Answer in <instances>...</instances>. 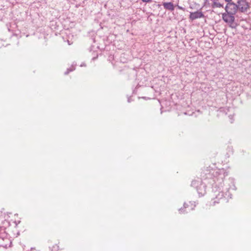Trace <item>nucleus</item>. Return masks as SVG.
<instances>
[{"instance_id":"f257e3e1","label":"nucleus","mask_w":251,"mask_h":251,"mask_svg":"<svg viewBox=\"0 0 251 251\" xmlns=\"http://www.w3.org/2000/svg\"><path fill=\"white\" fill-rule=\"evenodd\" d=\"M227 173L224 169H213L206 168L201 172V179L209 180L208 183L212 185L213 190L218 186L223 187L224 179Z\"/></svg>"},{"instance_id":"f03ea898","label":"nucleus","mask_w":251,"mask_h":251,"mask_svg":"<svg viewBox=\"0 0 251 251\" xmlns=\"http://www.w3.org/2000/svg\"><path fill=\"white\" fill-rule=\"evenodd\" d=\"M191 186L196 189L200 196H202L206 193V185L203 183L202 179L193 180Z\"/></svg>"},{"instance_id":"7ed1b4c3","label":"nucleus","mask_w":251,"mask_h":251,"mask_svg":"<svg viewBox=\"0 0 251 251\" xmlns=\"http://www.w3.org/2000/svg\"><path fill=\"white\" fill-rule=\"evenodd\" d=\"M221 187L218 186L213 190L215 194V197L212 201L211 205H215L216 203H219L225 200L224 194L221 190Z\"/></svg>"},{"instance_id":"20e7f679","label":"nucleus","mask_w":251,"mask_h":251,"mask_svg":"<svg viewBox=\"0 0 251 251\" xmlns=\"http://www.w3.org/2000/svg\"><path fill=\"white\" fill-rule=\"evenodd\" d=\"M235 15H231L228 13L225 12L222 14L223 20L227 24H228L229 27L232 28H235L237 24L234 23Z\"/></svg>"},{"instance_id":"39448f33","label":"nucleus","mask_w":251,"mask_h":251,"mask_svg":"<svg viewBox=\"0 0 251 251\" xmlns=\"http://www.w3.org/2000/svg\"><path fill=\"white\" fill-rule=\"evenodd\" d=\"M225 9L226 12L231 15H235L238 9L237 4L233 2L227 3Z\"/></svg>"},{"instance_id":"423d86ee","label":"nucleus","mask_w":251,"mask_h":251,"mask_svg":"<svg viewBox=\"0 0 251 251\" xmlns=\"http://www.w3.org/2000/svg\"><path fill=\"white\" fill-rule=\"evenodd\" d=\"M5 229H6L3 227H0V247H2L6 249L8 247V245L4 244L3 242H2L4 240L9 241V239L6 238L7 233Z\"/></svg>"},{"instance_id":"0eeeda50","label":"nucleus","mask_w":251,"mask_h":251,"mask_svg":"<svg viewBox=\"0 0 251 251\" xmlns=\"http://www.w3.org/2000/svg\"><path fill=\"white\" fill-rule=\"evenodd\" d=\"M237 3L238 8L241 12H245L249 7L248 3L245 0H238Z\"/></svg>"},{"instance_id":"6e6552de","label":"nucleus","mask_w":251,"mask_h":251,"mask_svg":"<svg viewBox=\"0 0 251 251\" xmlns=\"http://www.w3.org/2000/svg\"><path fill=\"white\" fill-rule=\"evenodd\" d=\"M204 14L201 11H196L195 12H191L189 18L191 20H194L198 18H201L204 17Z\"/></svg>"},{"instance_id":"1a4fd4ad","label":"nucleus","mask_w":251,"mask_h":251,"mask_svg":"<svg viewBox=\"0 0 251 251\" xmlns=\"http://www.w3.org/2000/svg\"><path fill=\"white\" fill-rule=\"evenodd\" d=\"M163 6L164 8L168 10H170L171 11L174 10V6L172 2H164L163 3Z\"/></svg>"},{"instance_id":"9d476101","label":"nucleus","mask_w":251,"mask_h":251,"mask_svg":"<svg viewBox=\"0 0 251 251\" xmlns=\"http://www.w3.org/2000/svg\"><path fill=\"white\" fill-rule=\"evenodd\" d=\"M183 206L184 208L188 209V212L193 210L195 207V205L191 201H189L188 203L184 202Z\"/></svg>"},{"instance_id":"9b49d317","label":"nucleus","mask_w":251,"mask_h":251,"mask_svg":"<svg viewBox=\"0 0 251 251\" xmlns=\"http://www.w3.org/2000/svg\"><path fill=\"white\" fill-rule=\"evenodd\" d=\"M212 1V7L214 8H221L224 7L223 4H222L219 2V0H211Z\"/></svg>"},{"instance_id":"f8f14e48","label":"nucleus","mask_w":251,"mask_h":251,"mask_svg":"<svg viewBox=\"0 0 251 251\" xmlns=\"http://www.w3.org/2000/svg\"><path fill=\"white\" fill-rule=\"evenodd\" d=\"M180 214H183L185 213H188V210L186 208H184V206L179 209L178 210Z\"/></svg>"},{"instance_id":"ddd939ff","label":"nucleus","mask_w":251,"mask_h":251,"mask_svg":"<svg viewBox=\"0 0 251 251\" xmlns=\"http://www.w3.org/2000/svg\"><path fill=\"white\" fill-rule=\"evenodd\" d=\"M59 250V246L55 244L52 246L51 251H57Z\"/></svg>"},{"instance_id":"4468645a","label":"nucleus","mask_w":251,"mask_h":251,"mask_svg":"<svg viewBox=\"0 0 251 251\" xmlns=\"http://www.w3.org/2000/svg\"><path fill=\"white\" fill-rule=\"evenodd\" d=\"M72 71H73V70H71V69H68L67 71L65 72L64 74H65V75H68L69 73L70 72H71Z\"/></svg>"},{"instance_id":"2eb2a0df","label":"nucleus","mask_w":251,"mask_h":251,"mask_svg":"<svg viewBox=\"0 0 251 251\" xmlns=\"http://www.w3.org/2000/svg\"><path fill=\"white\" fill-rule=\"evenodd\" d=\"M132 98V96H130L128 98V100H127V101L128 102H130L132 100H133L131 99Z\"/></svg>"},{"instance_id":"dca6fc26","label":"nucleus","mask_w":251,"mask_h":251,"mask_svg":"<svg viewBox=\"0 0 251 251\" xmlns=\"http://www.w3.org/2000/svg\"><path fill=\"white\" fill-rule=\"evenodd\" d=\"M20 222H21L20 221H15V223L16 225V226H18V225L20 223Z\"/></svg>"},{"instance_id":"f3484780","label":"nucleus","mask_w":251,"mask_h":251,"mask_svg":"<svg viewBox=\"0 0 251 251\" xmlns=\"http://www.w3.org/2000/svg\"><path fill=\"white\" fill-rule=\"evenodd\" d=\"M177 7L179 9L184 10V8L181 6H180L179 5H177Z\"/></svg>"},{"instance_id":"a211bd4d","label":"nucleus","mask_w":251,"mask_h":251,"mask_svg":"<svg viewBox=\"0 0 251 251\" xmlns=\"http://www.w3.org/2000/svg\"><path fill=\"white\" fill-rule=\"evenodd\" d=\"M142 0L145 2H149L151 1V0Z\"/></svg>"},{"instance_id":"6ab92c4d","label":"nucleus","mask_w":251,"mask_h":251,"mask_svg":"<svg viewBox=\"0 0 251 251\" xmlns=\"http://www.w3.org/2000/svg\"><path fill=\"white\" fill-rule=\"evenodd\" d=\"M142 98L144 99H145L146 100L149 99V98L147 97H142Z\"/></svg>"},{"instance_id":"aec40b11","label":"nucleus","mask_w":251,"mask_h":251,"mask_svg":"<svg viewBox=\"0 0 251 251\" xmlns=\"http://www.w3.org/2000/svg\"><path fill=\"white\" fill-rule=\"evenodd\" d=\"M207 0H204V4L203 5V7L206 5V2H207Z\"/></svg>"},{"instance_id":"412c9836","label":"nucleus","mask_w":251,"mask_h":251,"mask_svg":"<svg viewBox=\"0 0 251 251\" xmlns=\"http://www.w3.org/2000/svg\"><path fill=\"white\" fill-rule=\"evenodd\" d=\"M225 1L227 2V3H229L230 2H231V0H225Z\"/></svg>"},{"instance_id":"4be33fe9","label":"nucleus","mask_w":251,"mask_h":251,"mask_svg":"<svg viewBox=\"0 0 251 251\" xmlns=\"http://www.w3.org/2000/svg\"><path fill=\"white\" fill-rule=\"evenodd\" d=\"M68 42L69 45H71L72 43H70L69 41H68Z\"/></svg>"},{"instance_id":"5701e85b","label":"nucleus","mask_w":251,"mask_h":251,"mask_svg":"<svg viewBox=\"0 0 251 251\" xmlns=\"http://www.w3.org/2000/svg\"><path fill=\"white\" fill-rule=\"evenodd\" d=\"M225 96H226V98L227 99V95H225Z\"/></svg>"},{"instance_id":"b1692460","label":"nucleus","mask_w":251,"mask_h":251,"mask_svg":"<svg viewBox=\"0 0 251 251\" xmlns=\"http://www.w3.org/2000/svg\"><path fill=\"white\" fill-rule=\"evenodd\" d=\"M140 98H140V97H138V99H140Z\"/></svg>"}]
</instances>
